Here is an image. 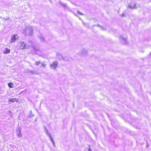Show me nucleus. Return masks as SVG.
<instances>
[{"label": "nucleus", "mask_w": 151, "mask_h": 151, "mask_svg": "<svg viewBox=\"0 0 151 151\" xmlns=\"http://www.w3.org/2000/svg\"><path fill=\"white\" fill-rule=\"evenodd\" d=\"M46 133L47 135H48V136L50 138V140H51V141H52V142L53 145L54 146H55V143L53 140V139H52L50 134L49 133L47 129H46Z\"/></svg>", "instance_id": "nucleus-8"}, {"label": "nucleus", "mask_w": 151, "mask_h": 151, "mask_svg": "<svg viewBox=\"0 0 151 151\" xmlns=\"http://www.w3.org/2000/svg\"><path fill=\"white\" fill-rule=\"evenodd\" d=\"M88 151H92L91 150L90 148H89L88 150Z\"/></svg>", "instance_id": "nucleus-19"}, {"label": "nucleus", "mask_w": 151, "mask_h": 151, "mask_svg": "<svg viewBox=\"0 0 151 151\" xmlns=\"http://www.w3.org/2000/svg\"><path fill=\"white\" fill-rule=\"evenodd\" d=\"M87 50L84 49H83L81 50V53L82 55H84L86 54Z\"/></svg>", "instance_id": "nucleus-10"}, {"label": "nucleus", "mask_w": 151, "mask_h": 151, "mask_svg": "<svg viewBox=\"0 0 151 151\" xmlns=\"http://www.w3.org/2000/svg\"><path fill=\"white\" fill-rule=\"evenodd\" d=\"M23 32L25 35H32L33 33V29L31 26H26L25 29L23 30Z\"/></svg>", "instance_id": "nucleus-2"}, {"label": "nucleus", "mask_w": 151, "mask_h": 151, "mask_svg": "<svg viewBox=\"0 0 151 151\" xmlns=\"http://www.w3.org/2000/svg\"><path fill=\"white\" fill-rule=\"evenodd\" d=\"M18 100L16 98H12V99H8V101L9 102H14V101L17 102Z\"/></svg>", "instance_id": "nucleus-9"}, {"label": "nucleus", "mask_w": 151, "mask_h": 151, "mask_svg": "<svg viewBox=\"0 0 151 151\" xmlns=\"http://www.w3.org/2000/svg\"><path fill=\"white\" fill-rule=\"evenodd\" d=\"M56 55L57 58H58L60 60H62L65 61H67L68 60V58L67 57H63L62 55L59 53H57Z\"/></svg>", "instance_id": "nucleus-3"}, {"label": "nucleus", "mask_w": 151, "mask_h": 151, "mask_svg": "<svg viewBox=\"0 0 151 151\" xmlns=\"http://www.w3.org/2000/svg\"><path fill=\"white\" fill-rule=\"evenodd\" d=\"M8 85L9 86L10 88H12L13 87V84L12 83H8Z\"/></svg>", "instance_id": "nucleus-13"}, {"label": "nucleus", "mask_w": 151, "mask_h": 151, "mask_svg": "<svg viewBox=\"0 0 151 151\" xmlns=\"http://www.w3.org/2000/svg\"><path fill=\"white\" fill-rule=\"evenodd\" d=\"M101 28L102 30H105L106 29L104 28L103 27H101Z\"/></svg>", "instance_id": "nucleus-16"}, {"label": "nucleus", "mask_w": 151, "mask_h": 151, "mask_svg": "<svg viewBox=\"0 0 151 151\" xmlns=\"http://www.w3.org/2000/svg\"><path fill=\"white\" fill-rule=\"evenodd\" d=\"M10 50L7 48L5 49V50L4 51V54H8L10 53Z\"/></svg>", "instance_id": "nucleus-12"}, {"label": "nucleus", "mask_w": 151, "mask_h": 151, "mask_svg": "<svg viewBox=\"0 0 151 151\" xmlns=\"http://www.w3.org/2000/svg\"><path fill=\"white\" fill-rule=\"evenodd\" d=\"M36 64L37 65H38L40 64V67H45L46 66V64L44 62L42 63H41L40 61H37L36 62Z\"/></svg>", "instance_id": "nucleus-7"}, {"label": "nucleus", "mask_w": 151, "mask_h": 151, "mask_svg": "<svg viewBox=\"0 0 151 151\" xmlns=\"http://www.w3.org/2000/svg\"><path fill=\"white\" fill-rule=\"evenodd\" d=\"M63 6H66V4H63Z\"/></svg>", "instance_id": "nucleus-18"}, {"label": "nucleus", "mask_w": 151, "mask_h": 151, "mask_svg": "<svg viewBox=\"0 0 151 151\" xmlns=\"http://www.w3.org/2000/svg\"><path fill=\"white\" fill-rule=\"evenodd\" d=\"M122 17H124V13H123L122 15Z\"/></svg>", "instance_id": "nucleus-20"}, {"label": "nucleus", "mask_w": 151, "mask_h": 151, "mask_svg": "<svg viewBox=\"0 0 151 151\" xmlns=\"http://www.w3.org/2000/svg\"><path fill=\"white\" fill-rule=\"evenodd\" d=\"M78 14H80L81 15H82L83 14H82L81 13V12H79V11H78Z\"/></svg>", "instance_id": "nucleus-17"}, {"label": "nucleus", "mask_w": 151, "mask_h": 151, "mask_svg": "<svg viewBox=\"0 0 151 151\" xmlns=\"http://www.w3.org/2000/svg\"><path fill=\"white\" fill-rule=\"evenodd\" d=\"M39 38L40 40L42 41H44V38H43L42 36H39Z\"/></svg>", "instance_id": "nucleus-15"}, {"label": "nucleus", "mask_w": 151, "mask_h": 151, "mask_svg": "<svg viewBox=\"0 0 151 151\" xmlns=\"http://www.w3.org/2000/svg\"><path fill=\"white\" fill-rule=\"evenodd\" d=\"M31 72H32V73H34V72H33L32 71H31Z\"/></svg>", "instance_id": "nucleus-21"}, {"label": "nucleus", "mask_w": 151, "mask_h": 151, "mask_svg": "<svg viewBox=\"0 0 151 151\" xmlns=\"http://www.w3.org/2000/svg\"><path fill=\"white\" fill-rule=\"evenodd\" d=\"M128 6L130 8H134L135 7V5L134 4H129L128 5Z\"/></svg>", "instance_id": "nucleus-11"}, {"label": "nucleus", "mask_w": 151, "mask_h": 151, "mask_svg": "<svg viewBox=\"0 0 151 151\" xmlns=\"http://www.w3.org/2000/svg\"><path fill=\"white\" fill-rule=\"evenodd\" d=\"M19 45L20 46V49L27 48L29 46H31L32 47L36 53L39 55H41L40 53L41 51L40 49L36 48L34 44L31 42H29L28 45H26L25 43L24 42H21L19 43Z\"/></svg>", "instance_id": "nucleus-1"}, {"label": "nucleus", "mask_w": 151, "mask_h": 151, "mask_svg": "<svg viewBox=\"0 0 151 151\" xmlns=\"http://www.w3.org/2000/svg\"><path fill=\"white\" fill-rule=\"evenodd\" d=\"M17 134L18 136L19 137H20L21 136V132H20V131L19 130L17 132Z\"/></svg>", "instance_id": "nucleus-14"}, {"label": "nucleus", "mask_w": 151, "mask_h": 151, "mask_svg": "<svg viewBox=\"0 0 151 151\" xmlns=\"http://www.w3.org/2000/svg\"><path fill=\"white\" fill-rule=\"evenodd\" d=\"M17 38L18 37L17 36V35H14L11 37V40L10 42H14L17 40Z\"/></svg>", "instance_id": "nucleus-5"}, {"label": "nucleus", "mask_w": 151, "mask_h": 151, "mask_svg": "<svg viewBox=\"0 0 151 151\" xmlns=\"http://www.w3.org/2000/svg\"><path fill=\"white\" fill-rule=\"evenodd\" d=\"M58 65V62L57 61L54 62L52 64L50 65V66L51 69H55Z\"/></svg>", "instance_id": "nucleus-4"}, {"label": "nucleus", "mask_w": 151, "mask_h": 151, "mask_svg": "<svg viewBox=\"0 0 151 151\" xmlns=\"http://www.w3.org/2000/svg\"><path fill=\"white\" fill-rule=\"evenodd\" d=\"M119 40L122 41V43L124 44H127V40L126 38L123 37L122 36H120L119 37Z\"/></svg>", "instance_id": "nucleus-6"}]
</instances>
